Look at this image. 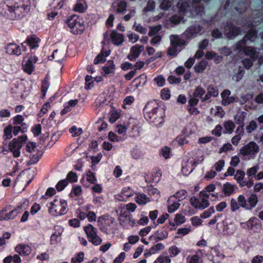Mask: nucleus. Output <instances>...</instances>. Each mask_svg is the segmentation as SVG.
I'll use <instances>...</instances> for the list:
<instances>
[{
    "mask_svg": "<svg viewBox=\"0 0 263 263\" xmlns=\"http://www.w3.org/2000/svg\"><path fill=\"white\" fill-rule=\"evenodd\" d=\"M256 37V32L255 30L251 29L248 34L245 36V38L238 42L235 45L234 50L238 52H244L246 54L254 56L255 50V49L252 47L246 46L247 40H249L251 42H253L255 40Z\"/></svg>",
    "mask_w": 263,
    "mask_h": 263,
    "instance_id": "4",
    "label": "nucleus"
},
{
    "mask_svg": "<svg viewBox=\"0 0 263 263\" xmlns=\"http://www.w3.org/2000/svg\"><path fill=\"white\" fill-rule=\"evenodd\" d=\"M11 206L4 208L0 210V221L7 220V212L10 210Z\"/></svg>",
    "mask_w": 263,
    "mask_h": 263,
    "instance_id": "56",
    "label": "nucleus"
},
{
    "mask_svg": "<svg viewBox=\"0 0 263 263\" xmlns=\"http://www.w3.org/2000/svg\"><path fill=\"white\" fill-rule=\"evenodd\" d=\"M258 145L255 142L252 141L244 146L240 150V153L243 156H248V158H252L258 152Z\"/></svg>",
    "mask_w": 263,
    "mask_h": 263,
    "instance_id": "11",
    "label": "nucleus"
},
{
    "mask_svg": "<svg viewBox=\"0 0 263 263\" xmlns=\"http://www.w3.org/2000/svg\"><path fill=\"white\" fill-rule=\"evenodd\" d=\"M235 127V125L233 122L228 121L225 122L224 124V132L228 134H231Z\"/></svg>",
    "mask_w": 263,
    "mask_h": 263,
    "instance_id": "40",
    "label": "nucleus"
},
{
    "mask_svg": "<svg viewBox=\"0 0 263 263\" xmlns=\"http://www.w3.org/2000/svg\"><path fill=\"white\" fill-rule=\"evenodd\" d=\"M222 231L224 234H233L236 230V226L235 224L232 222L230 219H225L222 220Z\"/></svg>",
    "mask_w": 263,
    "mask_h": 263,
    "instance_id": "17",
    "label": "nucleus"
},
{
    "mask_svg": "<svg viewBox=\"0 0 263 263\" xmlns=\"http://www.w3.org/2000/svg\"><path fill=\"white\" fill-rule=\"evenodd\" d=\"M145 119L160 127L164 122V103L158 100L148 101L143 108Z\"/></svg>",
    "mask_w": 263,
    "mask_h": 263,
    "instance_id": "2",
    "label": "nucleus"
},
{
    "mask_svg": "<svg viewBox=\"0 0 263 263\" xmlns=\"http://www.w3.org/2000/svg\"><path fill=\"white\" fill-rule=\"evenodd\" d=\"M29 204V201L27 199H25L22 203H20L18 204L14 209V210L16 212V214L17 215L23 211V210L26 209Z\"/></svg>",
    "mask_w": 263,
    "mask_h": 263,
    "instance_id": "37",
    "label": "nucleus"
},
{
    "mask_svg": "<svg viewBox=\"0 0 263 263\" xmlns=\"http://www.w3.org/2000/svg\"><path fill=\"white\" fill-rule=\"evenodd\" d=\"M66 23L70 31L74 35H81L85 30V26L83 19L79 15H72L66 19Z\"/></svg>",
    "mask_w": 263,
    "mask_h": 263,
    "instance_id": "5",
    "label": "nucleus"
},
{
    "mask_svg": "<svg viewBox=\"0 0 263 263\" xmlns=\"http://www.w3.org/2000/svg\"><path fill=\"white\" fill-rule=\"evenodd\" d=\"M35 149L36 143L33 142H28L27 143L25 147L23 149V153H25L26 152L29 153H32L35 151Z\"/></svg>",
    "mask_w": 263,
    "mask_h": 263,
    "instance_id": "43",
    "label": "nucleus"
},
{
    "mask_svg": "<svg viewBox=\"0 0 263 263\" xmlns=\"http://www.w3.org/2000/svg\"><path fill=\"white\" fill-rule=\"evenodd\" d=\"M115 222V219L108 214L99 216L97 220L99 230L106 234H108L112 230V225Z\"/></svg>",
    "mask_w": 263,
    "mask_h": 263,
    "instance_id": "6",
    "label": "nucleus"
},
{
    "mask_svg": "<svg viewBox=\"0 0 263 263\" xmlns=\"http://www.w3.org/2000/svg\"><path fill=\"white\" fill-rule=\"evenodd\" d=\"M171 45L179 47L183 44V41L179 39L178 35H171L170 36Z\"/></svg>",
    "mask_w": 263,
    "mask_h": 263,
    "instance_id": "42",
    "label": "nucleus"
},
{
    "mask_svg": "<svg viewBox=\"0 0 263 263\" xmlns=\"http://www.w3.org/2000/svg\"><path fill=\"white\" fill-rule=\"evenodd\" d=\"M12 120L13 121V124L14 125H22V124L24 123V118L21 115H16L12 119Z\"/></svg>",
    "mask_w": 263,
    "mask_h": 263,
    "instance_id": "55",
    "label": "nucleus"
},
{
    "mask_svg": "<svg viewBox=\"0 0 263 263\" xmlns=\"http://www.w3.org/2000/svg\"><path fill=\"white\" fill-rule=\"evenodd\" d=\"M185 222V217L182 215L177 214L176 215L174 222H170L169 227L171 230H174L179 224Z\"/></svg>",
    "mask_w": 263,
    "mask_h": 263,
    "instance_id": "29",
    "label": "nucleus"
},
{
    "mask_svg": "<svg viewBox=\"0 0 263 263\" xmlns=\"http://www.w3.org/2000/svg\"><path fill=\"white\" fill-rule=\"evenodd\" d=\"M5 50L6 53L10 55H19L22 52L21 46L14 43L8 44L6 46Z\"/></svg>",
    "mask_w": 263,
    "mask_h": 263,
    "instance_id": "19",
    "label": "nucleus"
},
{
    "mask_svg": "<svg viewBox=\"0 0 263 263\" xmlns=\"http://www.w3.org/2000/svg\"><path fill=\"white\" fill-rule=\"evenodd\" d=\"M38 58L34 54H28L26 57L24 58L22 63V67L23 71L28 74L32 73L35 69L34 63H36Z\"/></svg>",
    "mask_w": 263,
    "mask_h": 263,
    "instance_id": "9",
    "label": "nucleus"
},
{
    "mask_svg": "<svg viewBox=\"0 0 263 263\" xmlns=\"http://www.w3.org/2000/svg\"><path fill=\"white\" fill-rule=\"evenodd\" d=\"M196 125L194 123H190L188 124L184 129L183 130V134L186 136L190 135L194 133L196 131Z\"/></svg>",
    "mask_w": 263,
    "mask_h": 263,
    "instance_id": "39",
    "label": "nucleus"
},
{
    "mask_svg": "<svg viewBox=\"0 0 263 263\" xmlns=\"http://www.w3.org/2000/svg\"><path fill=\"white\" fill-rule=\"evenodd\" d=\"M187 192L184 190H180L172 196H174V199L178 202L185 199L187 196Z\"/></svg>",
    "mask_w": 263,
    "mask_h": 263,
    "instance_id": "35",
    "label": "nucleus"
},
{
    "mask_svg": "<svg viewBox=\"0 0 263 263\" xmlns=\"http://www.w3.org/2000/svg\"><path fill=\"white\" fill-rule=\"evenodd\" d=\"M31 132L34 137H37L41 134L42 125L40 124H35L31 128Z\"/></svg>",
    "mask_w": 263,
    "mask_h": 263,
    "instance_id": "57",
    "label": "nucleus"
},
{
    "mask_svg": "<svg viewBox=\"0 0 263 263\" xmlns=\"http://www.w3.org/2000/svg\"><path fill=\"white\" fill-rule=\"evenodd\" d=\"M224 32L228 38L233 39L240 33V29L231 24H228L225 28Z\"/></svg>",
    "mask_w": 263,
    "mask_h": 263,
    "instance_id": "18",
    "label": "nucleus"
},
{
    "mask_svg": "<svg viewBox=\"0 0 263 263\" xmlns=\"http://www.w3.org/2000/svg\"><path fill=\"white\" fill-rule=\"evenodd\" d=\"M84 253L83 252H80L76 255L72 257L71 260V263H81L84 260Z\"/></svg>",
    "mask_w": 263,
    "mask_h": 263,
    "instance_id": "50",
    "label": "nucleus"
},
{
    "mask_svg": "<svg viewBox=\"0 0 263 263\" xmlns=\"http://www.w3.org/2000/svg\"><path fill=\"white\" fill-rule=\"evenodd\" d=\"M257 125L255 121H251L246 127V130L248 133H251L256 129Z\"/></svg>",
    "mask_w": 263,
    "mask_h": 263,
    "instance_id": "62",
    "label": "nucleus"
},
{
    "mask_svg": "<svg viewBox=\"0 0 263 263\" xmlns=\"http://www.w3.org/2000/svg\"><path fill=\"white\" fill-rule=\"evenodd\" d=\"M192 161L188 163V162H184L182 163V172L184 175L189 174L193 171V168L192 167Z\"/></svg>",
    "mask_w": 263,
    "mask_h": 263,
    "instance_id": "36",
    "label": "nucleus"
},
{
    "mask_svg": "<svg viewBox=\"0 0 263 263\" xmlns=\"http://www.w3.org/2000/svg\"><path fill=\"white\" fill-rule=\"evenodd\" d=\"M115 69V65L112 60H108L106 65L102 67V70L105 74H109L111 73H114Z\"/></svg>",
    "mask_w": 263,
    "mask_h": 263,
    "instance_id": "31",
    "label": "nucleus"
},
{
    "mask_svg": "<svg viewBox=\"0 0 263 263\" xmlns=\"http://www.w3.org/2000/svg\"><path fill=\"white\" fill-rule=\"evenodd\" d=\"M231 91L229 90H224L221 94L222 98L221 103L224 106H227L235 102H238V99L233 96H230Z\"/></svg>",
    "mask_w": 263,
    "mask_h": 263,
    "instance_id": "16",
    "label": "nucleus"
},
{
    "mask_svg": "<svg viewBox=\"0 0 263 263\" xmlns=\"http://www.w3.org/2000/svg\"><path fill=\"white\" fill-rule=\"evenodd\" d=\"M13 126L9 124L5 127L4 129V134L3 138L4 141L9 140L12 138Z\"/></svg>",
    "mask_w": 263,
    "mask_h": 263,
    "instance_id": "33",
    "label": "nucleus"
},
{
    "mask_svg": "<svg viewBox=\"0 0 263 263\" xmlns=\"http://www.w3.org/2000/svg\"><path fill=\"white\" fill-rule=\"evenodd\" d=\"M167 211L170 213L174 212L180 205L179 202L174 199V196H171L167 200Z\"/></svg>",
    "mask_w": 263,
    "mask_h": 263,
    "instance_id": "26",
    "label": "nucleus"
},
{
    "mask_svg": "<svg viewBox=\"0 0 263 263\" xmlns=\"http://www.w3.org/2000/svg\"><path fill=\"white\" fill-rule=\"evenodd\" d=\"M40 42L41 39L35 34L28 35L26 39V44L30 47L31 51L37 49Z\"/></svg>",
    "mask_w": 263,
    "mask_h": 263,
    "instance_id": "20",
    "label": "nucleus"
},
{
    "mask_svg": "<svg viewBox=\"0 0 263 263\" xmlns=\"http://www.w3.org/2000/svg\"><path fill=\"white\" fill-rule=\"evenodd\" d=\"M133 27L135 28L136 31L138 32L141 34H145L147 33V30L145 27H143L140 24L137 25L136 23H135L133 25Z\"/></svg>",
    "mask_w": 263,
    "mask_h": 263,
    "instance_id": "58",
    "label": "nucleus"
},
{
    "mask_svg": "<svg viewBox=\"0 0 263 263\" xmlns=\"http://www.w3.org/2000/svg\"><path fill=\"white\" fill-rule=\"evenodd\" d=\"M201 30L202 27L200 25L196 24L188 28L184 32V34L187 38L190 39L196 36L200 32Z\"/></svg>",
    "mask_w": 263,
    "mask_h": 263,
    "instance_id": "21",
    "label": "nucleus"
},
{
    "mask_svg": "<svg viewBox=\"0 0 263 263\" xmlns=\"http://www.w3.org/2000/svg\"><path fill=\"white\" fill-rule=\"evenodd\" d=\"M162 25H158L154 26H149V31L148 32V35L149 36H153L156 35V34L162 29Z\"/></svg>",
    "mask_w": 263,
    "mask_h": 263,
    "instance_id": "46",
    "label": "nucleus"
},
{
    "mask_svg": "<svg viewBox=\"0 0 263 263\" xmlns=\"http://www.w3.org/2000/svg\"><path fill=\"white\" fill-rule=\"evenodd\" d=\"M253 98V95L250 93H248L246 95H241L240 99H238V102L240 103V104H243L246 103L247 101L250 100Z\"/></svg>",
    "mask_w": 263,
    "mask_h": 263,
    "instance_id": "59",
    "label": "nucleus"
},
{
    "mask_svg": "<svg viewBox=\"0 0 263 263\" xmlns=\"http://www.w3.org/2000/svg\"><path fill=\"white\" fill-rule=\"evenodd\" d=\"M110 39L112 43L119 46L121 45L124 41V37L122 34H120L115 30L111 31L110 34Z\"/></svg>",
    "mask_w": 263,
    "mask_h": 263,
    "instance_id": "24",
    "label": "nucleus"
},
{
    "mask_svg": "<svg viewBox=\"0 0 263 263\" xmlns=\"http://www.w3.org/2000/svg\"><path fill=\"white\" fill-rule=\"evenodd\" d=\"M237 201L240 206L247 210H250L249 204L247 203V200L243 195H240L238 197Z\"/></svg>",
    "mask_w": 263,
    "mask_h": 263,
    "instance_id": "49",
    "label": "nucleus"
},
{
    "mask_svg": "<svg viewBox=\"0 0 263 263\" xmlns=\"http://www.w3.org/2000/svg\"><path fill=\"white\" fill-rule=\"evenodd\" d=\"M236 132L238 134V135L233 137L232 139V143L235 145H237L241 139V135H242L243 133V128L242 127H238L236 129Z\"/></svg>",
    "mask_w": 263,
    "mask_h": 263,
    "instance_id": "38",
    "label": "nucleus"
},
{
    "mask_svg": "<svg viewBox=\"0 0 263 263\" xmlns=\"http://www.w3.org/2000/svg\"><path fill=\"white\" fill-rule=\"evenodd\" d=\"M249 205L250 210L254 208L258 202V198L256 195L252 194L248 198Z\"/></svg>",
    "mask_w": 263,
    "mask_h": 263,
    "instance_id": "53",
    "label": "nucleus"
},
{
    "mask_svg": "<svg viewBox=\"0 0 263 263\" xmlns=\"http://www.w3.org/2000/svg\"><path fill=\"white\" fill-rule=\"evenodd\" d=\"M222 190L226 195H230L233 193L234 189V186L231 184L230 183L227 182L223 184Z\"/></svg>",
    "mask_w": 263,
    "mask_h": 263,
    "instance_id": "45",
    "label": "nucleus"
},
{
    "mask_svg": "<svg viewBox=\"0 0 263 263\" xmlns=\"http://www.w3.org/2000/svg\"><path fill=\"white\" fill-rule=\"evenodd\" d=\"M225 164V162L223 160L221 159L216 162L213 168L217 172H220Z\"/></svg>",
    "mask_w": 263,
    "mask_h": 263,
    "instance_id": "60",
    "label": "nucleus"
},
{
    "mask_svg": "<svg viewBox=\"0 0 263 263\" xmlns=\"http://www.w3.org/2000/svg\"><path fill=\"white\" fill-rule=\"evenodd\" d=\"M241 225L243 228L247 229L254 233L258 232L260 228L259 220L254 217H251L246 223H241Z\"/></svg>",
    "mask_w": 263,
    "mask_h": 263,
    "instance_id": "12",
    "label": "nucleus"
},
{
    "mask_svg": "<svg viewBox=\"0 0 263 263\" xmlns=\"http://www.w3.org/2000/svg\"><path fill=\"white\" fill-rule=\"evenodd\" d=\"M147 81V76L145 74L143 73L133 81V83L135 87L137 89L140 86H143Z\"/></svg>",
    "mask_w": 263,
    "mask_h": 263,
    "instance_id": "30",
    "label": "nucleus"
},
{
    "mask_svg": "<svg viewBox=\"0 0 263 263\" xmlns=\"http://www.w3.org/2000/svg\"><path fill=\"white\" fill-rule=\"evenodd\" d=\"M203 194V197L200 199H197L196 198L193 197L190 199V202L192 206L196 209H199L203 210L209 205V202L207 200L210 195L214 197H217L214 194H206L205 193V191L201 192Z\"/></svg>",
    "mask_w": 263,
    "mask_h": 263,
    "instance_id": "10",
    "label": "nucleus"
},
{
    "mask_svg": "<svg viewBox=\"0 0 263 263\" xmlns=\"http://www.w3.org/2000/svg\"><path fill=\"white\" fill-rule=\"evenodd\" d=\"M168 252L171 257H175L178 254L180 250L176 246H173L168 249Z\"/></svg>",
    "mask_w": 263,
    "mask_h": 263,
    "instance_id": "63",
    "label": "nucleus"
},
{
    "mask_svg": "<svg viewBox=\"0 0 263 263\" xmlns=\"http://www.w3.org/2000/svg\"><path fill=\"white\" fill-rule=\"evenodd\" d=\"M208 92L204 96V98H202V102H205V101L210 99V98L213 96L216 97L218 96L219 92L216 87L212 85H210L207 88Z\"/></svg>",
    "mask_w": 263,
    "mask_h": 263,
    "instance_id": "25",
    "label": "nucleus"
},
{
    "mask_svg": "<svg viewBox=\"0 0 263 263\" xmlns=\"http://www.w3.org/2000/svg\"><path fill=\"white\" fill-rule=\"evenodd\" d=\"M200 1H178L177 3V11L189 16L196 15H201L203 13V8L201 6Z\"/></svg>",
    "mask_w": 263,
    "mask_h": 263,
    "instance_id": "3",
    "label": "nucleus"
},
{
    "mask_svg": "<svg viewBox=\"0 0 263 263\" xmlns=\"http://www.w3.org/2000/svg\"><path fill=\"white\" fill-rule=\"evenodd\" d=\"M183 17L180 15H175L172 16L169 20V22L174 25L179 24L182 21Z\"/></svg>",
    "mask_w": 263,
    "mask_h": 263,
    "instance_id": "61",
    "label": "nucleus"
},
{
    "mask_svg": "<svg viewBox=\"0 0 263 263\" xmlns=\"http://www.w3.org/2000/svg\"><path fill=\"white\" fill-rule=\"evenodd\" d=\"M230 206L231 210L232 212H235L236 210H238L240 207L238 201L234 198H232L231 200Z\"/></svg>",
    "mask_w": 263,
    "mask_h": 263,
    "instance_id": "64",
    "label": "nucleus"
},
{
    "mask_svg": "<svg viewBox=\"0 0 263 263\" xmlns=\"http://www.w3.org/2000/svg\"><path fill=\"white\" fill-rule=\"evenodd\" d=\"M134 191L130 187H124L122 189L121 192L118 195V199L119 201H126V199L133 196Z\"/></svg>",
    "mask_w": 263,
    "mask_h": 263,
    "instance_id": "22",
    "label": "nucleus"
},
{
    "mask_svg": "<svg viewBox=\"0 0 263 263\" xmlns=\"http://www.w3.org/2000/svg\"><path fill=\"white\" fill-rule=\"evenodd\" d=\"M28 128V125L26 123H24L22 125H15L13 126V134L16 136L20 132L24 134L27 132Z\"/></svg>",
    "mask_w": 263,
    "mask_h": 263,
    "instance_id": "32",
    "label": "nucleus"
},
{
    "mask_svg": "<svg viewBox=\"0 0 263 263\" xmlns=\"http://www.w3.org/2000/svg\"><path fill=\"white\" fill-rule=\"evenodd\" d=\"M9 150L12 152L14 158H18L20 156V150L22 145L20 142L17 141L16 138H13L9 143Z\"/></svg>",
    "mask_w": 263,
    "mask_h": 263,
    "instance_id": "14",
    "label": "nucleus"
},
{
    "mask_svg": "<svg viewBox=\"0 0 263 263\" xmlns=\"http://www.w3.org/2000/svg\"><path fill=\"white\" fill-rule=\"evenodd\" d=\"M57 198L58 196H56L53 200L49 203L50 204V206L49 207V213L53 216H62L65 214L67 212V202L64 199H61L60 200V210L55 209V207L59 206L58 204H56V203L58 202Z\"/></svg>",
    "mask_w": 263,
    "mask_h": 263,
    "instance_id": "7",
    "label": "nucleus"
},
{
    "mask_svg": "<svg viewBox=\"0 0 263 263\" xmlns=\"http://www.w3.org/2000/svg\"><path fill=\"white\" fill-rule=\"evenodd\" d=\"M205 92V90L201 86H198L194 90L193 95L190 96L189 101V104L196 105L199 102V99L202 101V98H204L203 95Z\"/></svg>",
    "mask_w": 263,
    "mask_h": 263,
    "instance_id": "13",
    "label": "nucleus"
},
{
    "mask_svg": "<svg viewBox=\"0 0 263 263\" xmlns=\"http://www.w3.org/2000/svg\"><path fill=\"white\" fill-rule=\"evenodd\" d=\"M234 178L236 180L238 183L240 184L245 180V173L241 170H237L234 174Z\"/></svg>",
    "mask_w": 263,
    "mask_h": 263,
    "instance_id": "41",
    "label": "nucleus"
},
{
    "mask_svg": "<svg viewBox=\"0 0 263 263\" xmlns=\"http://www.w3.org/2000/svg\"><path fill=\"white\" fill-rule=\"evenodd\" d=\"M65 180H66L68 182L74 183L77 182L78 176L77 173L72 171L69 172L67 174L66 179Z\"/></svg>",
    "mask_w": 263,
    "mask_h": 263,
    "instance_id": "47",
    "label": "nucleus"
},
{
    "mask_svg": "<svg viewBox=\"0 0 263 263\" xmlns=\"http://www.w3.org/2000/svg\"><path fill=\"white\" fill-rule=\"evenodd\" d=\"M259 169V166L258 165H255L252 167H251L247 170V175L249 177L252 178L254 177L255 178L256 174Z\"/></svg>",
    "mask_w": 263,
    "mask_h": 263,
    "instance_id": "51",
    "label": "nucleus"
},
{
    "mask_svg": "<svg viewBox=\"0 0 263 263\" xmlns=\"http://www.w3.org/2000/svg\"><path fill=\"white\" fill-rule=\"evenodd\" d=\"M110 53V50L104 51L103 49H102L100 53L94 59L93 64L97 65L104 63L106 60V58L108 57Z\"/></svg>",
    "mask_w": 263,
    "mask_h": 263,
    "instance_id": "23",
    "label": "nucleus"
},
{
    "mask_svg": "<svg viewBox=\"0 0 263 263\" xmlns=\"http://www.w3.org/2000/svg\"><path fill=\"white\" fill-rule=\"evenodd\" d=\"M15 251L21 255L28 256L31 253V248L28 245H18L15 248Z\"/></svg>",
    "mask_w": 263,
    "mask_h": 263,
    "instance_id": "27",
    "label": "nucleus"
},
{
    "mask_svg": "<svg viewBox=\"0 0 263 263\" xmlns=\"http://www.w3.org/2000/svg\"><path fill=\"white\" fill-rule=\"evenodd\" d=\"M211 112L212 114L219 118H222L224 115V112L222 108L219 106H216L215 108H212Z\"/></svg>",
    "mask_w": 263,
    "mask_h": 263,
    "instance_id": "52",
    "label": "nucleus"
},
{
    "mask_svg": "<svg viewBox=\"0 0 263 263\" xmlns=\"http://www.w3.org/2000/svg\"><path fill=\"white\" fill-rule=\"evenodd\" d=\"M135 201L139 205H145L151 200L145 194L138 193L135 197Z\"/></svg>",
    "mask_w": 263,
    "mask_h": 263,
    "instance_id": "28",
    "label": "nucleus"
},
{
    "mask_svg": "<svg viewBox=\"0 0 263 263\" xmlns=\"http://www.w3.org/2000/svg\"><path fill=\"white\" fill-rule=\"evenodd\" d=\"M68 182L66 180H60L56 184L55 187L58 192H61L67 186Z\"/></svg>",
    "mask_w": 263,
    "mask_h": 263,
    "instance_id": "54",
    "label": "nucleus"
},
{
    "mask_svg": "<svg viewBox=\"0 0 263 263\" xmlns=\"http://www.w3.org/2000/svg\"><path fill=\"white\" fill-rule=\"evenodd\" d=\"M0 4L3 11L0 13L11 20H21L25 17L30 10V1H7Z\"/></svg>",
    "mask_w": 263,
    "mask_h": 263,
    "instance_id": "1",
    "label": "nucleus"
},
{
    "mask_svg": "<svg viewBox=\"0 0 263 263\" xmlns=\"http://www.w3.org/2000/svg\"><path fill=\"white\" fill-rule=\"evenodd\" d=\"M144 49V47L142 45L137 44L133 46L130 48L129 54L127 55L128 59L130 61H136Z\"/></svg>",
    "mask_w": 263,
    "mask_h": 263,
    "instance_id": "15",
    "label": "nucleus"
},
{
    "mask_svg": "<svg viewBox=\"0 0 263 263\" xmlns=\"http://www.w3.org/2000/svg\"><path fill=\"white\" fill-rule=\"evenodd\" d=\"M117 6L116 12L117 13H124L126 10L127 3L126 1H120V3L117 4Z\"/></svg>",
    "mask_w": 263,
    "mask_h": 263,
    "instance_id": "48",
    "label": "nucleus"
},
{
    "mask_svg": "<svg viewBox=\"0 0 263 263\" xmlns=\"http://www.w3.org/2000/svg\"><path fill=\"white\" fill-rule=\"evenodd\" d=\"M84 231L86 234L88 240L91 242L93 245H100L102 242V239L97 235V229L93 227L91 224H88L87 226L84 227Z\"/></svg>",
    "mask_w": 263,
    "mask_h": 263,
    "instance_id": "8",
    "label": "nucleus"
},
{
    "mask_svg": "<svg viewBox=\"0 0 263 263\" xmlns=\"http://www.w3.org/2000/svg\"><path fill=\"white\" fill-rule=\"evenodd\" d=\"M86 177L87 181L91 184H95L97 181L95 173H93L90 170L87 171Z\"/></svg>",
    "mask_w": 263,
    "mask_h": 263,
    "instance_id": "44",
    "label": "nucleus"
},
{
    "mask_svg": "<svg viewBox=\"0 0 263 263\" xmlns=\"http://www.w3.org/2000/svg\"><path fill=\"white\" fill-rule=\"evenodd\" d=\"M208 64V62L206 60H202L194 66V70L197 73L203 72L206 69Z\"/></svg>",
    "mask_w": 263,
    "mask_h": 263,
    "instance_id": "34",
    "label": "nucleus"
}]
</instances>
